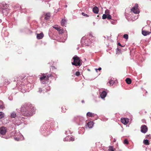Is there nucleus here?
I'll return each instance as SVG.
<instances>
[{"instance_id":"1","label":"nucleus","mask_w":151,"mask_h":151,"mask_svg":"<svg viewBox=\"0 0 151 151\" xmlns=\"http://www.w3.org/2000/svg\"><path fill=\"white\" fill-rule=\"evenodd\" d=\"M34 110V108L32 105L29 103H27L22 106L21 112L24 116H29L32 115Z\"/></svg>"},{"instance_id":"2","label":"nucleus","mask_w":151,"mask_h":151,"mask_svg":"<svg viewBox=\"0 0 151 151\" xmlns=\"http://www.w3.org/2000/svg\"><path fill=\"white\" fill-rule=\"evenodd\" d=\"M73 62H72V64L76 66H80L82 65L81 60L78 56L76 55L73 58Z\"/></svg>"},{"instance_id":"3","label":"nucleus","mask_w":151,"mask_h":151,"mask_svg":"<svg viewBox=\"0 0 151 151\" xmlns=\"http://www.w3.org/2000/svg\"><path fill=\"white\" fill-rule=\"evenodd\" d=\"M40 81L42 83H45L49 80V76H46V74H43L42 76L40 77Z\"/></svg>"},{"instance_id":"4","label":"nucleus","mask_w":151,"mask_h":151,"mask_svg":"<svg viewBox=\"0 0 151 151\" xmlns=\"http://www.w3.org/2000/svg\"><path fill=\"white\" fill-rule=\"evenodd\" d=\"M138 4H136L131 9V11L135 14H138L139 11V9L138 8Z\"/></svg>"},{"instance_id":"5","label":"nucleus","mask_w":151,"mask_h":151,"mask_svg":"<svg viewBox=\"0 0 151 151\" xmlns=\"http://www.w3.org/2000/svg\"><path fill=\"white\" fill-rule=\"evenodd\" d=\"M9 7V5L5 2L0 3V9H7Z\"/></svg>"},{"instance_id":"6","label":"nucleus","mask_w":151,"mask_h":151,"mask_svg":"<svg viewBox=\"0 0 151 151\" xmlns=\"http://www.w3.org/2000/svg\"><path fill=\"white\" fill-rule=\"evenodd\" d=\"M148 128L147 126L145 125H142L141 127V131L143 133H146L147 131Z\"/></svg>"},{"instance_id":"7","label":"nucleus","mask_w":151,"mask_h":151,"mask_svg":"<svg viewBox=\"0 0 151 151\" xmlns=\"http://www.w3.org/2000/svg\"><path fill=\"white\" fill-rule=\"evenodd\" d=\"M75 140L74 138L71 136H68L66 137L64 139V141H73Z\"/></svg>"},{"instance_id":"8","label":"nucleus","mask_w":151,"mask_h":151,"mask_svg":"<svg viewBox=\"0 0 151 151\" xmlns=\"http://www.w3.org/2000/svg\"><path fill=\"white\" fill-rule=\"evenodd\" d=\"M7 132L6 128L5 127H2L0 128V133L2 135H4Z\"/></svg>"},{"instance_id":"9","label":"nucleus","mask_w":151,"mask_h":151,"mask_svg":"<svg viewBox=\"0 0 151 151\" xmlns=\"http://www.w3.org/2000/svg\"><path fill=\"white\" fill-rule=\"evenodd\" d=\"M121 122L124 124H127L129 122V119L125 118H122L121 119Z\"/></svg>"},{"instance_id":"10","label":"nucleus","mask_w":151,"mask_h":151,"mask_svg":"<svg viewBox=\"0 0 151 151\" xmlns=\"http://www.w3.org/2000/svg\"><path fill=\"white\" fill-rule=\"evenodd\" d=\"M102 18L104 19L107 18L108 19L110 20L111 19V16L110 14H104L103 15Z\"/></svg>"},{"instance_id":"11","label":"nucleus","mask_w":151,"mask_h":151,"mask_svg":"<svg viewBox=\"0 0 151 151\" xmlns=\"http://www.w3.org/2000/svg\"><path fill=\"white\" fill-rule=\"evenodd\" d=\"M142 34L143 35L145 36L150 34L151 33V32H150L145 30H143L142 29Z\"/></svg>"},{"instance_id":"12","label":"nucleus","mask_w":151,"mask_h":151,"mask_svg":"<svg viewBox=\"0 0 151 151\" xmlns=\"http://www.w3.org/2000/svg\"><path fill=\"white\" fill-rule=\"evenodd\" d=\"M106 94L107 93H106V91H104L101 94V97L102 99L104 98L106 96Z\"/></svg>"},{"instance_id":"13","label":"nucleus","mask_w":151,"mask_h":151,"mask_svg":"<svg viewBox=\"0 0 151 151\" xmlns=\"http://www.w3.org/2000/svg\"><path fill=\"white\" fill-rule=\"evenodd\" d=\"M93 12L95 14H98L99 12L98 8L96 6H95L93 9Z\"/></svg>"},{"instance_id":"14","label":"nucleus","mask_w":151,"mask_h":151,"mask_svg":"<svg viewBox=\"0 0 151 151\" xmlns=\"http://www.w3.org/2000/svg\"><path fill=\"white\" fill-rule=\"evenodd\" d=\"M50 17V13H46L45 14V19L46 20H48Z\"/></svg>"},{"instance_id":"15","label":"nucleus","mask_w":151,"mask_h":151,"mask_svg":"<svg viewBox=\"0 0 151 151\" xmlns=\"http://www.w3.org/2000/svg\"><path fill=\"white\" fill-rule=\"evenodd\" d=\"M87 124L89 128H91L93 125V122H90L88 123Z\"/></svg>"},{"instance_id":"16","label":"nucleus","mask_w":151,"mask_h":151,"mask_svg":"<svg viewBox=\"0 0 151 151\" xmlns=\"http://www.w3.org/2000/svg\"><path fill=\"white\" fill-rule=\"evenodd\" d=\"M86 115L87 116L92 117L94 116L95 114H94L92 112H88L87 113Z\"/></svg>"},{"instance_id":"17","label":"nucleus","mask_w":151,"mask_h":151,"mask_svg":"<svg viewBox=\"0 0 151 151\" xmlns=\"http://www.w3.org/2000/svg\"><path fill=\"white\" fill-rule=\"evenodd\" d=\"M44 35L42 32L38 34V39H42L44 37Z\"/></svg>"},{"instance_id":"18","label":"nucleus","mask_w":151,"mask_h":151,"mask_svg":"<svg viewBox=\"0 0 151 151\" xmlns=\"http://www.w3.org/2000/svg\"><path fill=\"white\" fill-rule=\"evenodd\" d=\"M143 142L144 144L146 145H149L150 144L149 140L147 139L144 140Z\"/></svg>"},{"instance_id":"19","label":"nucleus","mask_w":151,"mask_h":151,"mask_svg":"<svg viewBox=\"0 0 151 151\" xmlns=\"http://www.w3.org/2000/svg\"><path fill=\"white\" fill-rule=\"evenodd\" d=\"M126 83L129 84H131L132 82L131 79L129 78H127L125 79Z\"/></svg>"},{"instance_id":"20","label":"nucleus","mask_w":151,"mask_h":151,"mask_svg":"<svg viewBox=\"0 0 151 151\" xmlns=\"http://www.w3.org/2000/svg\"><path fill=\"white\" fill-rule=\"evenodd\" d=\"M53 27L56 29L57 31H58L59 32H60V31H61L60 27H58L57 26H53Z\"/></svg>"},{"instance_id":"21","label":"nucleus","mask_w":151,"mask_h":151,"mask_svg":"<svg viewBox=\"0 0 151 151\" xmlns=\"http://www.w3.org/2000/svg\"><path fill=\"white\" fill-rule=\"evenodd\" d=\"M66 22V21L64 19H62L61 22V24L62 26H63L65 25Z\"/></svg>"},{"instance_id":"22","label":"nucleus","mask_w":151,"mask_h":151,"mask_svg":"<svg viewBox=\"0 0 151 151\" xmlns=\"http://www.w3.org/2000/svg\"><path fill=\"white\" fill-rule=\"evenodd\" d=\"M115 83V81H114L113 80H111L109 81V83L111 86H113Z\"/></svg>"},{"instance_id":"23","label":"nucleus","mask_w":151,"mask_h":151,"mask_svg":"<svg viewBox=\"0 0 151 151\" xmlns=\"http://www.w3.org/2000/svg\"><path fill=\"white\" fill-rule=\"evenodd\" d=\"M108 150L109 151H114V148H113L112 146H110Z\"/></svg>"},{"instance_id":"24","label":"nucleus","mask_w":151,"mask_h":151,"mask_svg":"<svg viewBox=\"0 0 151 151\" xmlns=\"http://www.w3.org/2000/svg\"><path fill=\"white\" fill-rule=\"evenodd\" d=\"M16 116V114L14 112L12 113L11 114V116L12 118H15Z\"/></svg>"},{"instance_id":"25","label":"nucleus","mask_w":151,"mask_h":151,"mask_svg":"<svg viewBox=\"0 0 151 151\" xmlns=\"http://www.w3.org/2000/svg\"><path fill=\"white\" fill-rule=\"evenodd\" d=\"M4 117V114L2 112H0V119Z\"/></svg>"},{"instance_id":"26","label":"nucleus","mask_w":151,"mask_h":151,"mask_svg":"<svg viewBox=\"0 0 151 151\" xmlns=\"http://www.w3.org/2000/svg\"><path fill=\"white\" fill-rule=\"evenodd\" d=\"M123 37L124 38L126 39V40H127L128 38V35L126 34H124L123 35Z\"/></svg>"},{"instance_id":"27","label":"nucleus","mask_w":151,"mask_h":151,"mask_svg":"<svg viewBox=\"0 0 151 151\" xmlns=\"http://www.w3.org/2000/svg\"><path fill=\"white\" fill-rule=\"evenodd\" d=\"M123 143L125 144H128L129 142L127 139H125L123 142Z\"/></svg>"},{"instance_id":"28","label":"nucleus","mask_w":151,"mask_h":151,"mask_svg":"<svg viewBox=\"0 0 151 151\" xmlns=\"http://www.w3.org/2000/svg\"><path fill=\"white\" fill-rule=\"evenodd\" d=\"M105 13L106 14H109L110 12L109 11L108 9H106L105 11Z\"/></svg>"},{"instance_id":"29","label":"nucleus","mask_w":151,"mask_h":151,"mask_svg":"<svg viewBox=\"0 0 151 151\" xmlns=\"http://www.w3.org/2000/svg\"><path fill=\"white\" fill-rule=\"evenodd\" d=\"M82 15L83 16H85L86 17H89L88 15H87V14H85L84 13V12H82Z\"/></svg>"},{"instance_id":"30","label":"nucleus","mask_w":151,"mask_h":151,"mask_svg":"<svg viewBox=\"0 0 151 151\" xmlns=\"http://www.w3.org/2000/svg\"><path fill=\"white\" fill-rule=\"evenodd\" d=\"M75 74L77 76H78L80 75V73L79 72L77 71L76 73Z\"/></svg>"},{"instance_id":"31","label":"nucleus","mask_w":151,"mask_h":151,"mask_svg":"<svg viewBox=\"0 0 151 151\" xmlns=\"http://www.w3.org/2000/svg\"><path fill=\"white\" fill-rule=\"evenodd\" d=\"M4 108V105H0V108L1 109H3Z\"/></svg>"},{"instance_id":"32","label":"nucleus","mask_w":151,"mask_h":151,"mask_svg":"<svg viewBox=\"0 0 151 151\" xmlns=\"http://www.w3.org/2000/svg\"><path fill=\"white\" fill-rule=\"evenodd\" d=\"M95 70H96V72H97V70H101V67H100V68H99L98 69H96Z\"/></svg>"},{"instance_id":"33","label":"nucleus","mask_w":151,"mask_h":151,"mask_svg":"<svg viewBox=\"0 0 151 151\" xmlns=\"http://www.w3.org/2000/svg\"><path fill=\"white\" fill-rule=\"evenodd\" d=\"M25 77V76H21V79H23Z\"/></svg>"},{"instance_id":"34","label":"nucleus","mask_w":151,"mask_h":151,"mask_svg":"<svg viewBox=\"0 0 151 151\" xmlns=\"http://www.w3.org/2000/svg\"><path fill=\"white\" fill-rule=\"evenodd\" d=\"M117 45H119V46H121L122 47V45H121V44L120 43H119V42H118V44H117Z\"/></svg>"},{"instance_id":"35","label":"nucleus","mask_w":151,"mask_h":151,"mask_svg":"<svg viewBox=\"0 0 151 151\" xmlns=\"http://www.w3.org/2000/svg\"><path fill=\"white\" fill-rule=\"evenodd\" d=\"M65 108V107H62V112H65V111H64L63 110V109H64V108Z\"/></svg>"},{"instance_id":"36","label":"nucleus","mask_w":151,"mask_h":151,"mask_svg":"<svg viewBox=\"0 0 151 151\" xmlns=\"http://www.w3.org/2000/svg\"><path fill=\"white\" fill-rule=\"evenodd\" d=\"M51 76V74H49L47 75H46V76H49V78Z\"/></svg>"},{"instance_id":"37","label":"nucleus","mask_w":151,"mask_h":151,"mask_svg":"<svg viewBox=\"0 0 151 151\" xmlns=\"http://www.w3.org/2000/svg\"><path fill=\"white\" fill-rule=\"evenodd\" d=\"M116 139L115 138H114L113 139V142H116Z\"/></svg>"},{"instance_id":"38","label":"nucleus","mask_w":151,"mask_h":151,"mask_svg":"<svg viewBox=\"0 0 151 151\" xmlns=\"http://www.w3.org/2000/svg\"><path fill=\"white\" fill-rule=\"evenodd\" d=\"M18 138H15V139L16 140H18Z\"/></svg>"},{"instance_id":"39","label":"nucleus","mask_w":151,"mask_h":151,"mask_svg":"<svg viewBox=\"0 0 151 151\" xmlns=\"http://www.w3.org/2000/svg\"><path fill=\"white\" fill-rule=\"evenodd\" d=\"M60 34L61 33H62V31L61 30V31H60V32H59Z\"/></svg>"},{"instance_id":"40","label":"nucleus","mask_w":151,"mask_h":151,"mask_svg":"<svg viewBox=\"0 0 151 151\" xmlns=\"http://www.w3.org/2000/svg\"><path fill=\"white\" fill-rule=\"evenodd\" d=\"M81 102H82V103H84V100H82V101H81Z\"/></svg>"},{"instance_id":"41","label":"nucleus","mask_w":151,"mask_h":151,"mask_svg":"<svg viewBox=\"0 0 151 151\" xmlns=\"http://www.w3.org/2000/svg\"><path fill=\"white\" fill-rule=\"evenodd\" d=\"M39 91L40 92H41L42 91V90H41V89H40V90H39Z\"/></svg>"},{"instance_id":"42","label":"nucleus","mask_w":151,"mask_h":151,"mask_svg":"<svg viewBox=\"0 0 151 151\" xmlns=\"http://www.w3.org/2000/svg\"><path fill=\"white\" fill-rule=\"evenodd\" d=\"M36 37H37V38H38V34H37Z\"/></svg>"},{"instance_id":"43","label":"nucleus","mask_w":151,"mask_h":151,"mask_svg":"<svg viewBox=\"0 0 151 151\" xmlns=\"http://www.w3.org/2000/svg\"><path fill=\"white\" fill-rule=\"evenodd\" d=\"M117 49H118V50H120L119 49L117 48Z\"/></svg>"}]
</instances>
